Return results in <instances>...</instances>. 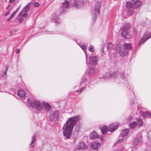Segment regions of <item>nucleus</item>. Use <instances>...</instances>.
<instances>
[{
	"mask_svg": "<svg viewBox=\"0 0 151 151\" xmlns=\"http://www.w3.org/2000/svg\"><path fill=\"white\" fill-rule=\"evenodd\" d=\"M80 116L77 115L69 118L64 125L63 127V133L67 139L70 138L71 135L74 127L77 125L80 119Z\"/></svg>",
	"mask_w": 151,
	"mask_h": 151,
	"instance_id": "nucleus-1",
	"label": "nucleus"
},
{
	"mask_svg": "<svg viewBox=\"0 0 151 151\" xmlns=\"http://www.w3.org/2000/svg\"><path fill=\"white\" fill-rule=\"evenodd\" d=\"M29 105L32 108H35L37 110L40 111L42 109V106L40 102L32 100L30 99L27 100Z\"/></svg>",
	"mask_w": 151,
	"mask_h": 151,
	"instance_id": "nucleus-2",
	"label": "nucleus"
},
{
	"mask_svg": "<svg viewBox=\"0 0 151 151\" xmlns=\"http://www.w3.org/2000/svg\"><path fill=\"white\" fill-rule=\"evenodd\" d=\"M130 27V24L129 23H125L121 28L122 31L121 35L124 38L129 39L130 37V35L128 33V30Z\"/></svg>",
	"mask_w": 151,
	"mask_h": 151,
	"instance_id": "nucleus-3",
	"label": "nucleus"
},
{
	"mask_svg": "<svg viewBox=\"0 0 151 151\" xmlns=\"http://www.w3.org/2000/svg\"><path fill=\"white\" fill-rule=\"evenodd\" d=\"M101 4V1H97L95 5V9L92 12V19L93 22H95L97 18L96 12H97L98 14H99Z\"/></svg>",
	"mask_w": 151,
	"mask_h": 151,
	"instance_id": "nucleus-4",
	"label": "nucleus"
},
{
	"mask_svg": "<svg viewBox=\"0 0 151 151\" xmlns=\"http://www.w3.org/2000/svg\"><path fill=\"white\" fill-rule=\"evenodd\" d=\"M151 37V32L147 34V33L142 37V38L139 41L138 45H140L142 44H143L147 40Z\"/></svg>",
	"mask_w": 151,
	"mask_h": 151,
	"instance_id": "nucleus-5",
	"label": "nucleus"
},
{
	"mask_svg": "<svg viewBox=\"0 0 151 151\" xmlns=\"http://www.w3.org/2000/svg\"><path fill=\"white\" fill-rule=\"evenodd\" d=\"M60 114L58 111H55L53 114H51L49 116V119L50 121H53L56 120L59 117Z\"/></svg>",
	"mask_w": 151,
	"mask_h": 151,
	"instance_id": "nucleus-6",
	"label": "nucleus"
},
{
	"mask_svg": "<svg viewBox=\"0 0 151 151\" xmlns=\"http://www.w3.org/2000/svg\"><path fill=\"white\" fill-rule=\"evenodd\" d=\"M62 5L63 6L61 7V9L60 10V11H62V12H60V14H62L65 13V10L64 9V8H68L69 7V3L68 1H65L64 3H62Z\"/></svg>",
	"mask_w": 151,
	"mask_h": 151,
	"instance_id": "nucleus-7",
	"label": "nucleus"
},
{
	"mask_svg": "<svg viewBox=\"0 0 151 151\" xmlns=\"http://www.w3.org/2000/svg\"><path fill=\"white\" fill-rule=\"evenodd\" d=\"M74 6L77 9L80 8L83 5V1L81 0H76L74 1Z\"/></svg>",
	"mask_w": 151,
	"mask_h": 151,
	"instance_id": "nucleus-8",
	"label": "nucleus"
},
{
	"mask_svg": "<svg viewBox=\"0 0 151 151\" xmlns=\"http://www.w3.org/2000/svg\"><path fill=\"white\" fill-rule=\"evenodd\" d=\"M119 54L121 56L124 57L128 52V50L124 48H120L119 49Z\"/></svg>",
	"mask_w": 151,
	"mask_h": 151,
	"instance_id": "nucleus-9",
	"label": "nucleus"
},
{
	"mask_svg": "<svg viewBox=\"0 0 151 151\" xmlns=\"http://www.w3.org/2000/svg\"><path fill=\"white\" fill-rule=\"evenodd\" d=\"M118 128V125L114 124H111L108 127V131L113 132Z\"/></svg>",
	"mask_w": 151,
	"mask_h": 151,
	"instance_id": "nucleus-10",
	"label": "nucleus"
},
{
	"mask_svg": "<svg viewBox=\"0 0 151 151\" xmlns=\"http://www.w3.org/2000/svg\"><path fill=\"white\" fill-rule=\"evenodd\" d=\"M89 62L90 64L92 65H95L97 61V58L96 56L89 57Z\"/></svg>",
	"mask_w": 151,
	"mask_h": 151,
	"instance_id": "nucleus-11",
	"label": "nucleus"
},
{
	"mask_svg": "<svg viewBox=\"0 0 151 151\" xmlns=\"http://www.w3.org/2000/svg\"><path fill=\"white\" fill-rule=\"evenodd\" d=\"M132 2L134 7H138L141 4V2L139 0H132Z\"/></svg>",
	"mask_w": 151,
	"mask_h": 151,
	"instance_id": "nucleus-12",
	"label": "nucleus"
},
{
	"mask_svg": "<svg viewBox=\"0 0 151 151\" xmlns=\"http://www.w3.org/2000/svg\"><path fill=\"white\" fill-rule=\"evenodd\" d=\"M129 131V129H123L122 130L121 133L122 137H124L127 136L128 134Z\"/></svg>",
	"mask_w": 151,
	"mask_h": 151,
	"instance_id": "nucleus-13",
	"label": "nucleus"
},
{
	"mask_svg": "<svg viewBox=\"0 0 151 151\" xmlns=\"http://www.w3.org/2000/svg\"><path fill=\"white\" fill-rule=\"evenodd\" d=\"M18 95L20 97L23 98L25 96L26 93L24 91L22 90H19L17 93Z\"/></svg>",
	"mask_w": 151,
	"mask_h": 151,
	"instance_id": "nucleus-14",
	"label": "nucleus"
},
{
	"mask_svg": "<svg viewBox=\"0 0 151 151\" xmlns=\"http://www.w3.org/2000/svg\"><path fill=\"white\" fill-rule=\"evenodd\" d=\"M99 137L97 132H94L91 133L90 135V138L91 139H94Z\"/></svg>",
	"mask_w": 151,
	"mask_h": 151,
	"instance_id": "nucleus-15",
	"label": "nucleus"
},
{
	"mask_svg": "<svg viewBox=\"0 0 151 151\" xmlns=\"http://www.w3.org/2000/svg\"><path fill=\"white\" fill-rule=\"evenodd\" d=\"M43 105L47 111H49L50 110L51 107L49 104L44 103Z\"/></svg>",
	"mask_w": 151,
	"mask_h": 151,
	"instance_id": "nucleus-16",
	"label": "nucleus"
},
{
	"mask_svg": "<svg viewBox=\"0 0 151 151\" xmlns=\"http://www.w3.org/2000/svg\"><path fill=\"white\" fill-rule=\"evenodd\" d=\"M142 116L144 118L147 117L150 118H151V114L147 111H145L142 113Z\"/></svg>",
	"mask_w": 151,
	"mask_h": 151,
	"instance_id": "nucleus-17",
	"label": "nucleus"
},
{
	"mask_svg": "<svg viewBox=\"0 0 151 151\" xmlns=\"http://www.w3.org/2000/svg\"><path fill=\"white\" fill-rule=\"evenodd\" d=\"M100 145L99 142H94L91 145V147L93 148L95 150H96L98 149L99 146Z\"/></svg>",
	"mask_w": 151,
	"mask_h": 151,
	"instance_id": "nucleus-18",
	"label": "nucleus"
},
{
	"mask_svg": "<svg viewBox=\"0 0 151 151\" xmlns=\"http://www.w3.org/2000/svg\"><path fill=\"white\" fill-rule=\"evenodd\" d=\"M20 16L24 18H27L28 17V14L27 13L25 12H23V11H22L18 15L17 17Z\"/></svg>",
	"mask_w": 151,
	"mask_h": 151,
	"instance_id": "nucleus-19",
	"label": "nucleus"
},
{
	"mask_svg": "<svg viewBox=\"0 0 151 151\" xmlns=\"http://www.w3.org/2000/svg\"><path fill=\"white\" fill-rule=\"evenodd\" d=\"M79 147L80 148L82 149H86L87 148L86 144L84 142H82L79 143Z\"/></svg>",
	"mask_w": 151,
	"mask_h": 151,
	"instance_id": "nucleus-20",
	"label": "nucleus"
},
{
	"mask_svg": "<svg viewBox=\"0 0 151 151\" xmlns=\"http://www.w3.org/2000/svg\"><path fill=\"white\" fill-rule=\"evenodd\" d=\"M52 22L55 23H58L60 22V20L58 16H54L52 19Z\"/></svg>",
	"mask_w": 151,
	"mask_h": 151,
	"instance_id": "nucleus-21",
	"label": "nucleus"
},
{
	"mask_svg": "<svg viewBox=\"0 0 151 151\" xmlns=\"http://www.w3.org/2000/svg\"><path fill=\"white\" fill-rule=\"evenodd\" d=\"M106 76H108L109 77H110V76H111L115 78H117L118 74V73H116V72L114 73H113L111 74H110L109 73H106Z\"/></svg>",
	"mask_w": 151,
	"mask_h": 151,
	"instance_id": "nucleus-22",
	"label": "nucleus"
},
{
	"mask_svg": "<svg viewBox=\"0 0 151 151\" xmlns=\"http://www.w3.org/2000/svg\"><path fill=\"white\" fill-rule=\"evenodd\" d=\"M123 46L124 48L127 50H131L132 48V46L130 44L124 43V44Z\"/></svg>",
	"mask_w": 151,
	"mask_h": 151,
	"instance_id": "nucleus-23",
	"label": "nucleus"
},
{
	"mask_svg": "<svg viewBox=\"0 0 151 151\" xmlns=\"http://www.w3.org/2000/svg\"><path fill=\"white\" fill-rule=\"evenodd\" d=\"M137 122H133L130 124V128L131 129H134L137 125Z\"/></svg>",
	"mask_w": 151,
	"mask_h": 151,
	"instance_id": "nucleus-24",
	"label": "nucleus"
},
{
	"mask_svg": "<svg viewBox=\"0 0 151 151\" xmlns=\"http://www.w3.org/2000/svg\"><path fill=\"white\" fill-rule=\"evenodd\" d=\"M86 80L87 78L85 77H83L81 80V82L80 85V86H84V85L86 84L85 83L86 82Z\"/></svg>",
	"mask_w": 151,
	"mask_h": 151,
	"instance_id": "nucleus-25",
	"label": "nucleus"
},
{
	"mask_svg": "<svg viewBox=\"0 0 151 151\" xmlns=\"http://www.w3.org/2000/svg\"><path fill=\"white\" fill-rule=\"evenodd\" d=\"M101 130L102 134H104L108 131V128L106 126H104L101 128Z\"/></svg>",
	"mask_w": 151,
	"mask_h": 151,
	"instance_id": "nucleus-26",
	"label": "nucleus"
},
{
	"mask_svg": "<svg viewBox=\"0 0 151 151\" xmlns=\"http://www.w3.org/2000/svg\"><path fill=\"white\" fill-rule=\"evenodd\" d=\"M31 2L29 3L23 9L22 11L23 12L27 13V12L30 8V6L29 5L31 4Z\"/></svg>",
	"mask_w": 151,
	"mask_h": 151,
	"instance_id": "nucleus-27",
	"label": "nucleus"
},
{
	"mask_svg": "<svg viewBox=\"0 0 151 151\" xmlns=\"http://www.w3.org/2000/svg\"><path fill=\"white\" fill-rule=\"evenodd\" d=\"M126 7L128 9H130L133 7L134 6L132 2H127L126 3Z\"/></svg>",
	"mask_w": 151,
	"mask_h": 151,
	"instance_id": "nucleus-28",
	"label": "nucleus"
},
{
	"mask_svg": "<svg viewBox=\"0 0 151 151\" xmlns=\"http://www.w3.org/2000/svg\"><path fill=\"white\" fill-rule=\"evenodd\" d=\"M80 46L81 47V48L83 50V51L85 53L86 58V60L87 58V54L86 53V51L87 49L86 46L84 45H80Z\"/></svg>",
	"mask_w": 151,
	"mask_h": 151,
	"instance_id": "nucleus-29",
	"label": "nucleus"
},
{
	"mask_svg": "<svg viewBox=\"0 0 151 151\" xmlns=\"http://www.w3.org/2000/svg\"><path fill=\"white\" fill-rule=\"evenodd\" d=\"M96 71V69L93 68H90L88 71V74L91 75L95 72Z\"/></svg>",
	"mask_w": 151,
	"mask_h": 151,
	"instance_id": "nucleus-30",
	"label": "nucleus"
},
{
	"mask_svg": "<svg viewBox=\"0 0 151 151\" xmlns=\"http://www.w3.org/2000/svg\"><path fill=\"white\" fill-rule=\"evenodd\" d=\"M113 47V44L111 42H109L108 43L107 46V48L108 50H111L112 49Z\"/></svg>",
	"mask_w": 151,
	"mask_h": 151,
	"instance_id": "nucleus-31",
	"label": "nucleus"
},
{
	"mask_svg": "<svg viewBox=\"0 0 151 151\" xmlns=\"http://www.w3.org/2000/svg\"><path fill=\"white\" fill-rule=\"evenodd\" d=\"M137 125H138L139 127H141L142 126L143 124L142 120L141 119H139L138 120Z\"/></svg>",
	"mask_w": 151,
	"mask_h": 151,
	"instance_id": "nucleus-32",
	"label": "nucleus"
},
{
	"mask_svg": "<svg viewBox=\"0 0 151 151\" xmlns=\"http://www.w3.org/2000/svg\"><path fill=\"white\" fill-rule=\"evenodd\" d=\"M88 50L91 52H94L95 50L94 49V47L93 45L90 46L88 48Z\"/></svg>",
	"mask_w": 151,
	"mask_h": 151,
	"instance_id": "nucleus-33",
	"label": "nucleus"
},
{
	"mask_svg": "<svg viewBox=\"0 0 151 151\" xmlns=\"http://www.w3.org/2000/svg\"><path fill=\"white\" fill-rule=\"evenodd\" d=\"M139 143V140L137 138H135L134 139L133 142L134 144L137 145Z\"/></svg>",
	"mask_w": 151,
	"mask_h": 151,
	"instance_id": "nucleus-34",
	"label": "nucleus"
},
{
	"mask_svg": "<svg viewBox=\"0 0 151 151\" xmlns=\"http://www.w3.org/2000/svg\"><path fill=\"white\" fill-rule=\"evenodd\" d=\"M36 137V135L35 134L33 135L32 137V140L31 142V143L30 145H32L36 141V139L35 138Z\"/></svg>",
	"mask_w": 151,
	"mask_h": 151,
	"instance_id": "nucleus-35",
	"label": "nucleus"
},
{
	"mask_svg": "<svg viewBox=\"0 0 151 151\" xmlns=\"http://www.w3.org/2000/svg\"><path fill=\"white\" fill-rule=\"evenodd\" d=\"M134 13V11L133 9L132 10H128V14L129 15H131Z\"/></svg>",
	"mask_w": 151,
	"mask_h": 151,
	"instance_id": "nucleus-36",
	"label": "nucleus"
},
{
	"mask_svg": "<svg viewBox=\"0 0 151 151\" xmlns=\"http://www.w3.org/2000/svg\"><path fill=\"white\" fill-rule=\"evenodd\" d=\"M85 89L84 87L82 88L81 89L79 90H77V91H76V92L79 93H81L82 92V91L83 90V89Z\"/></svg>",
	"mask_w": 151,
	"mask_h": 151,
	"instance_id": "nucleus-37",
	"label": "nucleus"
},
{
	"mask_svg": "<svg viewBox=\"0 0 151 151\" xmlns=\"http://www.w3.org/2000/svg\"><path fill=\"white\" fill-rule=\"evenodd\" d=\"M17 12H16V11H14L11 15L10 17L12 18L16 14V13H17Z\"/></svg>",
	"mask_w": 151,
	"mask_h": 151,
	"instance_id": "nucleus-38",
	"label": "nucleus"
},
{
	"mask_svg": "<svg viewBox=\"0 0 151 151\" xmlns=\"http://www.w3.org/2000/svg\"><path fill=\"white\" fill-rule=\"evenodd\" d=\"M121 77L123 78L124 79L125 78V77L124 75V73L123 72H121L120 73Z\"/></svg>",
	"mask_w": 151,
	"mask_h": 151,
	"instance_id": "nucleus-39",
	"label": "nucleus"
},
{
	"mask_svg": "<svg viewBox=\"0 0 151 151\" xmlns=\"http://www.w3.org/2000/svg\"><path fill=\"white\" fill-rule=\"evenodd\" d=\"M8 67H6V68L4 70V74H2V76H4V75H6V72L7 71V70H8Z\"/></svg>",
	"mask_w": 151,
	"mask_h": 151,
	"instance_id": "nucleus-40",
	"label": "nucleus"
},
{
	"mask_svg": "<svg viewBox=\"0 0 151 151\" xmlns=\"http://www.w3.org/2000/svg\"><path fill=\"white\" fill-rule=\"evenodd\" d=\"M10 10L8 11L7 12L5 13L4 16H7L9 14V13H10Z\"/></svg>",
	"mask_w": 151,
	"mask_h": 151,
	"instance_id": "nucleus-41",
	"label": "nucleus"
},
{
	"mask_svg": "<svg viewBox=\"0 0 151 151\" xmlns=\"http://www.w3.org/2000/svg\"><path fill=\"white\" fill-rule=\"evenodd\" d=\"M132 119V116H129L128 117L127 119L128 122H129L131 121Z\"/></svg>",
	"mask_w": 151,
	"mask_h": 151,
	"instance_id": "nucleus-42",
	"label": "nucleus"
},
{
	"mask_svg": "<svg viewBox=\"0 0 151 151\" xmlns=\"http://www.w3.org/2000/svg\"><path fill=\"white\" fill-rule=\"evenodd\" d=\"M17 31V30H13L12 31L10 32V33L11 35H13L14 33H15Z\"/></svg>",
	"mask_w": 151,
	"mask_h": 151,
	"instance_id": "nucleus-43",
	"label": "nucleus"
},
{
	"mask_svg": "<svg viewBox=\"0 0 151 151\" xmlns=\"http://www.w3.org/2000/svg\"><path fill=\"white\" fill-rule=\"evenodd\" d=\"M34 6L35 7H39V6H40V4L36 2L35 3V4H34Z\"/></svg>",
	"mask_w": 151,
	"mask_h": 151,
	"instance_id": "nucleus-44",
	"label": "nucleus"
},
{
	"mask_svg": "<svg viewBox=\"0 0 151 151\" xmlns=\"http://www.w3.org/2000/svg\"><path fill=\"white\" fill-rule=\"evenodd\" d=\"M23 20H24V19H23V18H20L19 19V22L20 23L22 22L23 21Z\"/></svg>",
	"mask_w": 151,
	"mask_h": 151,
	"instance_id": "nucleus-45",
	"label": "nucleus"
},
{
	"mask_svg": "<svg viewBox=\"0 0 151 151\" xmlns=\"http://www.w3.org/2000/svg\"><path fill=\"white\" fill-rule=\"evenodd\" d=\"M16 0H9V2L11 3H13Z\"/></svg>",
	"mask_w": 151,
	"mask_h": 151,
	"instance_id": "nucleus-46",
	"label": "nucleus"
},
{
	"mask_svg": "<svg viewBox=\"0 0 151 151\" xmlns=\"http://www.w3.org/2000/svg\"><path fill=\"white\" fill-rule=\"evenodd\" d=\"M20 6H21V5H20L19 6L18 8L15 11H16V12H17L19 10V8H20Z\"/></svg>",
	"mask_w": 151,
	"mask_h": 151,
	"instance_id": "nucleus-47",
	"label": "nucleus"
},
{
	"mask_svg": "<svg viewBox=\"0 0 151 151\" xmlns=\"http://www.w3.org/2000/svg\"><path fill=\"white\" fill-rule=\"evenodd\" d=\"M11 6V5L10 4H9L8 6H7V7H6V9H9V7Z\"/></svg>",
	"mask_w": 151,
	"mask_h": 151,
	"instance_id": "nucleus-48",
	"label": "nucleus"
},
{
	"mask_svg": "<svg viewBox=\"0 0 151 151\" xmlns=\"http://www.w3.org/2000/svg\"><path fill=\"white\" fill-rule=\"evenodd\" d=\"M16 53H19V49H18L17 50H16Z\"/></svg>",
	"mask_w": 151,
	"mask_h": 151,
	"instance_id": "nucleus-49",
	"label": "nucleus"
},
{
	"mask_svg": "<svg viewBox=\"0 0 151 151\" xmlns=\"http://www.w3.org/2000/svg\"><path fill=\"white\" fill-rule=\"evenodd\" d=\"M12 18L11 17H10L8 19H7L6 20L7 21H9Z\"/></svg>",
	"mask_w": 151,
	"mask_h": 151,
	"instance_id": "nucleus-50",
	"label": "nucleus"
},
{
	"mask_svg": "<svg viewBox=\"0 0 151 151\" xmlns=\"http://www.w3.org/2000/svg\"><path fill=\"white\" fill-rule=\"evenodd\" d=\"M74 151H81L80 150L78 149H75Z\"/></svg>",
	"mask_w": 151,
	"mask_h": 151,
	"instance_id": "nucleus-51",
	"label": "nucleus"
},
{
	"mask_svg": "<svg viewBox=\"0 0 151 151\" xmlns=\"http://www.w3.org/2000/svg\"><path fill=\"white\" fill-rule=\"evenodd\" d=\"M120 141H122V139H119L118 141H117V142H119Z\"/></svg>",
	"mask_w": 151,
	"mask_h": 151,
	"instance_id": "nucleus-52",
	"label": "nucleus"
},
{
	"mask_svg": "<svg viewBox=\"0 0 151 151\" xmlns=\"http://www.w3.org/2000/svg\"><path fill=\"white\" fill-rule=\"evenodd\" d=\"M15 93L14 92L13 93V94H12V95H15Z\"/></svg>",
	"mask_w": 151,
	"mask_h": 151,
	"instance_id": "nucleus-53",
	"label": "nucleus"
},
{
	"mask_svg": "<svg viewBox=\"0 0 151 151\" xmlns=\"http://www.w3.org/2000/svg\"><path fill=\"white\" fill-rule=\"evenodd\" d=\"M34 147V145H32V146H31V148H33V147Z\"/></svg>",
	"mask_w": 151,
	"mask_h": 151,
	"instance_id": "nucleus-54",
	"label": "nucleus"
},
{
	"mask_svg": "<svg viewBox=\"0 0 151 151\" xmlns=\"http://www.w3.org/2000/svg\"><path fill=\"white\" fill-rule=\"evenodd\" d=\"M132 103H134V100H132V102H131Z\"/></svg>",
	"mask_w": 151,
	"mask_h": 151,
	"instance_id": "nucleus-55",
	"label": "nucleus"
},
{
	"mask_svg": "<svg viewBox=\"0 0 151 151\" xmlns=\"http://www.w3.org/2000/svg\"><path fill=\"white\" fill-rule=\"evenodd\" d=\"M4 74V72L2 74Z\"/></svg>",
	"mask_w": 151,
	"mask_h": 151,
	"instance_id": "nucleus-56",
	"label": "nucleus"
},
{
	"mask_svg": "<svg viewBox=\"0 0 151 151\" xmlns=\"http://www.w3.org/2000/svg\"><path fill=\"white\" fill-rule=\"evenodd\" d=\"M85 87H86V86H84V87L85 88Z\"/></svg>",
	"mask_w": 151,
	"mask_h": 151,
	"instance_id": "nucleus-57",
	"label": "nucleus"
}]
</instances>
